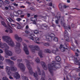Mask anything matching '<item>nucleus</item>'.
Wrapping results in <instances>:
<instances>
[{
	"label": "nucleus",
	"instance_id": "obj_1",
	"mask_svg": "<svg viewBox=\"0 0 80 80\" xmlns=\"http://www.w3.org/2000/svg\"><path fill=\"white\" fill-rule=\"evenodd\" d=\"M48 67L49 71L52 76H53V75L52 68H55L57 69H58V68H60L61 67L60 64L57 63L56 61H53L51 64H49L48 65Z\"/></svg>",
	"mask_w": 80,
	"mask_h": 80
},
{
	"label": "nucleus",
	"instance_id": "obj_2",
	"mask_svg": "<svg viewBox=\"0 0 80 80\" xmlns=\"http://www.w3.org/2000/svg\"><path fill=\"white\" fill-rule=\"evenodd\" d=\"M29 63H31V64H33L32 62H31L28 61H27V67L29 70L30 74V75H32L33 73V75L34 77H35L36 79L37 80H38V74H37V73H33V71H32V67L30 65Z\"/></svg>",
	"mask_w": 80,
	"mask_h": 80
},
{
	"label": "nucleus",
	"instance_id": "obj_3",
	"mask_svg": "<svg viewBox=\"0 0 80 80\" xmlns=\"http://www.w3.org/2000/svg\"><path fill=\"white\" fill-rule=\"evenodd\" d=\"M2 39L4 41L7 42L11 47H13L15 46V43L12 41L10 37L6 36H3L2 37Z\"/></svg>",
	"mask_w": 80,
	"mask_h": 80
},
{
	"label": "nucleus",
	"instance_id": "obj_4",
	"mask_svg": "<svg viewBox=\"0 0 80 80\" xmlns=\"http://www.w3.org/2000/svg\"><path fill=\"white\" fill-rule=\"evenodd\" d=\"M5 69L6 73L9 76H10V75L12 74V72H16L17 71V68L15 66H11V67H6Z\"/></svg>",
	"mask_w": 80,
	"mask_h": 80
},
{
	"label": "nucleus",
	"instance_id": "obj_5",
	"mask_svg": "<svg viewBox=\"0 0 80 80\" xmlns=\"http://www.w3.org/2000/svg\"><path fill=\"white\" fill-rule=\"evenodd\" d=\"M18 67L22 72H24L25 70V67L23 63H20L18 65Z\"/></svg>",
	"mask_w": 80,
	"mask_h": 80
},
{
	"label": "nucleus",
	"instance_id": "obj_6",
	"mask_svg": "<svg viewBox=\"0 0 80 80\" xmlns=\"http://www.w3.org/2000/svg\"><path fill=\"white\" fill-rule=\"evenodd\" d=\"M22 44L24 46L23 50L25 52L26 54L27 55H28L29 54V52L28 50V48H27V46L24 43H22Z\"/></svg>",
	"mask_w": 80,
	"mask_h": 80
},
{
	"label": "nucleus",
	"instance_id": "obj_7",
	"mask_svg": "<svg viewBox=\"0 0 80 80\" xmlns=\"http://www.w3.org/2000/svg\"><path fill=\"white\" fill-rule=\"evenodd\" d=\"M59 48L60 49L61 52H63L65 51V49L67 50H70V49H69L68 48H65V47H63V46L62 44L60 45Z\"/></svg>",
	"mask_w": 80,
	"mask_h": 80
},
{
	"label": "nucleus",
	"instance_id": "obj_8",
	"mask_svg": "<svg viewBox=\"0 0 80 80\" xmlns=\"http://www.w3.org/2000/svg\"><path fill=\"white\" fill-rule=\"evenodd\" d=\"M63 17H61L60 20L61 22V24L62 26L64 27V28L65 29L67 27V26H66V24L63 22H64V18H63Z\"/></svg>",
	"mask_w": 80,
	"mask_h": 80
},
{
	"label": "nucleus",
	"instance_id": "obj_9",
	"mask_svg": "<svg viewBox=\"0 0 80 80\" xmlns=\"http://www.w3.org/2000/svg\"><path fill=\"white\" fill-rule=\"evenodd\" d=\"M53 36H54V34H51L50 36H47L46 39L50 42H52V38H53Z\"/></svg>",
	"mask_w": 80,
	"mask_h": 80
},
{
	"label": "nucleus",
	"instance_id": "obj_10",
	"mask_svg": "<svg viewBox=\"0 0 80 80\" xmlns=\"http://www.w3.org/2000/svg\"><path fill=\"white\" fill-rule=\"evenodd\" d=\"M66 35H68V32L67 30H65L64 31V36H65V39L67 42H69L70 40H69V38L68 36H65Z\"/></svg>",
	"mask_w": 80,
	"mask_h": 80
},
{
	"label": "nucleus",
	"instance_id": "obj_11",
	"mask_svg": "<svg viewBox=\"0 0 80 80\" xmlns=\"http://www.w3.org/2000/svg\"><path fill=\"white\" fill-rule=\"evenodd\" d=\"M15 38L18 42H22V39L21 37H20L17 34L15 35Z\"/></svg>",
	"mask_w": 80,
	"mask_h": 80
},
{
	"label": "nucleus",
	"instance_id": "obj_12",
	"mask_svg": "<svg viewBox=\"0 0 80 80\" xmlns=\"http://www.w3.org/2000/svg\"><path fill=\"white\" fill-rule=\"evenodd\" d=\"M41 63L43 68H44V70H47L48 69L47 66V65H46L45 62H44L43 61H42L41 62Z\"/></svg>",
	"mask_w": 80,
	"mask_h": 80
},
{
	"label": "nucleus",
	"instance_id": "obj_13",
	"mask_svg": "<svg viewBox=\"0 0 80 80\" xmlns=\"http://www.w3.org/2000/svg\"><path fill=\"white\" fill-rule=\"evenodd\" d=\"M28 37L29 40H34V38H35V36L33 34H31V35H28Z\"/></svg>",
	"mask_w": 80,
	"mask_h": 80
},
{
	"label": "nucleus",
	"instance_id": "obj_14",
	"mask_svg": "<svg viewBox=\"0 0 80 80\" xmlns=\"http://www.w3.org/2000/svg\"><path fill=\"white\" fill-rule=\"evenodd\" d=\"M5 52L6 54L8 55H9V56H12V55H13L12 52L9 50H6L5 51Z\"/></svg>",
	"mask_w": 80,
	"mask_h": 80
},
{
	"label": "nucleus",
	"instance_id": "obj_15",
	"mask_svg": "<svg viewBox=\"0 0 80 80\" xmlns=\"http://www.w3.org/2000/svg\"><path fill=\"white\" fill-rule=\"evenodd\" d=\"M35 46L33 45H29L28 46V47L30 48L31 51L32 53H35V50L34 49V47Z\"/></svg>",
	"mask_w": 80,
	"mask_h": 80
},
{
	"label": "nucleus",
	"instance_id": "obj_16",
	"mask_svg": "<svg viewBox=\"0 0 80 80\" xmlns=\"http://www.w3.org/2000/svg\"><path fill=\"white\" fill-rule=\"evenodd\" d=\"M3 46H2V47L3 48H5V50H6L7 49H9V47L8 46V45H7V44L4 43V44H3Z\"/></svg>",
	"mask_w": 80,
	"mask_h": 80
},
{
	"label": "nucleus",
	"instance_id": "obj_17",
	"mask_svg": "<svg viewBox=\"0 0 80 80\" xmlns=\"http://www.w3.org/2000/svg\"><path fill=\"white\" fill-rule=\"evenodd\" d=\"M14 77L16 79H18L20 78V75L18 74V72H16L15 75Z\"/></svg>",
	"mask_w": 80,
	"mask_h": 80
},
{
	"label": "nucleus",
	"instance_id": "obj_18",
	"mask_svg": "<svg viewBox=\"0 0 80 80\" xmlns=\"http://www.w3.org/2000/svg\"><path fill=\"white\" fill-rule=\"evenodd\" d=\"M59 8L60 11L62 12V11L63 10V5L61 4H59Z\"/></svg>",
	"mask_w": 80,
	"mask_h": 80
},
{
	"label": "nucleus",
	"instance_id": "obj_19",
	"mask_svg": "<svg viewBox=\"0 0 80 80\" xmlns=\"http://www.w3.org/2000/svg\"><path fill=\"white\" fill-rule=\"evenodd\" d=\"M7 21L9 23H11L12 22H14L13 20L11 18H9V19H7Z\"/></svg>",
	"mask_w": 80,
	"mask_h": 80
},
{
	"label": "nucleus",
	"instance_id": "obj_20",
	"mask_svg": "<svg viewBox=\"0 0 80 80\" xmlns=\"http://www.w3.org/2000/svg\"><path fill=\"white\" fill-rule=\"evenodd\" d=\"M15 13L17 15H15V17H17L18 15V14H20V15L22 14V12L21 11H18V12H16Z\"/></svg>",
	"mask_w": 80,
	"mask_h": 80
},
{
	"label": "nucleus",
	"instance_id": "obj_21",
	"mask_svg": "<svg viewBox=\"0 0 80 80\" xmlns=\"http://www.w3.org/2000/svg\"><path fill=\"white\" fill-rule=\"evenodd\" d=\"M55 60H56L57 62H60L61 61V58L59 57V56H56L55 58Z\"/></svg>",
	"mask_w": 80,
	"mask_h": 80
},
{
	"label": "nucleus",
	"instance_id": "obj_22",
	"mask_svg": "<svg viewBox=\"0 0 80 80\" xmlns=\"http://www.w3.org/2000/svg\"><path fill=\"white\" fill-rule=\"evenodd\" d=\"M15 52L18 54L20 53L21 52V50L20 48H15Z\"/></svg>",
	"mask_w": 80,
	"mask_h": 80
},
{
	"label": "nucleus",
	"instance_id": "obj_23",
	"mask_svg": "<svg viewBox=\"0 0 80 80\" xmlns=\"http://www.w3.org/2000/svg\"><path fill=\"white\" fill-rule=\"evenodd\" d=\"M11 60H13V61H15L17 59V57L16 56H14L11 57Z\"/></svg>",
	"mask_w": 80,
	"mask_h": 80
},
{
	"label": "nucleus",
	"instance_id": "obj_24",
	"mask_svg": "<svg viewBox=\"0 0 80 80\" xmlns=\"http://www.w3.org/2000/svg\"><path fill=\"white\" fill-rule=\"evenodd\" d=\"M16 48H20L21 47V44L19 42H16Z\"/></svg>",
	"mask_w": 80,
	"mask_h": 80
},
{
	"label": "nucleus",
	"instance_id": "obj_25",
	"mask_svg": "<svg viewBox=\"0 0 80 80\" xmlns=\"http://www.w3.org/2000/svg\"><path fill=\"white\" fill-rule=\"evenodd\" d=\"M42 53L43 52L42 50L38 52V55L40 57V58H42L43 57V56H42Z\"/></svg>",
	"mask_w": 80,
	"mask_h": 80
},
{
	"label": "nucleus",
	"instance_id": "obj_26",
	"mask_svg": "<svg viewBox=\"0 0 80 80\" xmlns=\"http://www.w3.org/2000/svg\"><path fill=\"white\" fill-rule=\"evenodd\" d=\"M42 76L43 77H42L41 79V80H45V72H44V71L42 72Z\"/></svg>",
	"mask_w": 80,
	"mask_h": 80
},
{
	"label": "nucleus",
	"instance_id": "obj_27",
	"mask_svg": "<svg viewBox=\"0 0 80 80\" xmlns=\"http://www.w3.org/2000/svg\"><path fill=\"white\" fill-rule=\"evenodd\" d=\"M34 50L37 51L40 50V48L38 46H34Z\"/></svg>",
	"mask_w": 80,
	"mask_h": 80
},
{
	"label": "nucleus",
	"instance_id": "obj_28",
	"mask_svg": "<svg viewBox=\"0 0 80 80\" xmlns=\"http://www.w3.org/2000/svg\"><path fill=\"white\" fill-rule=\"evenodd\" d=\"M75 61L76 63H78L79 65H80V60H78L77 58H75Z\"/></svg>",
	"mask_w": 80,
	"mask_h": 80
},
{
	"label": "nucleus",
	"instance_id": "obj_29",
	"mask_svg": "<svg viewBox=\"0 0 80 80\" xmlns=\"http://www.w3.org/2000/svg\"><path fill=\"white\" fill-rule=\"evenodd\" d=\"M1 23L2 25L4 26V27H7V24H6V23H5V22L3 21H1Z\"/></svg>",
	"mask_w": 80,
	"mask_h": 80
},
{
	"label": "nucleus",
	"instance_id": "obj_30",
	"mask_svg": "<svg viewBox=\"0 0 80 80\" xmlns=\"http://www.w3.org/2000/svg\"><path fill=\"white\" fill-rule=\"evenodd\" d=\"M37 69L39 75H41V72L40 71V68L39 67H38L37 68Z\"/></svg>",
	"mask_w": 80,
	"mask_h": 80
},
{
	"label": "nucleus",
	"instance_id": "obj_31",
	"mask_svg": "<svg viewBox=\"0 0 80 80\" xmlns=\"http://www.w3.org/2000/svg\"><path fill=\"white\" fill-rule=\"evenodd\" d=\"M17 23L18 24V25H17V26H18L17 27L18 29H21V28H22V26L20 25V24L18 23Z\"/></svg>",
	"mask_w": 80,
	"mask_h": 80
},
{
	"label": "nucleus",
	"instance_id": "obj_32",
	"mask_svg": "<svg viewBox=\"0 0 80 80\" xmlns=\"http://www.w3.org/2000/svg\"><path fill=\"white\" fill-rule=\"evenodd\" d=\"M22 78L23 80H28V78L26 76H23Z\"/></svg>",
	"mask_w": 80,
	"mask_h": 80
},
{
	"label": "nucleus",
	"instance_id": "obj_33",
	"mask_svg": "<svg viewBox=\"0 0 80 80\" xmlns=\"http://www.w3.org/2000/svg\"><path fill=\"white\" fill-rule=\"evenodd\" d=\"M34 33L36 34H38L39 33V31L36 30H35L34 31Z\"/></svg>",
	"mask_w": 80,
	"mask_h": 80
},
{
	"label": "nucleus",
	"instance_id": "obj_34",
	"mask_svg": "<svg viewBox=\"0 0 80 80\" xmlns=\"http://www.w3.org/2000/svg\"><path fill=\"white\" fill-rule=\"evenodd\" d=\"M31 21H37V18H34V17H32L31 18Z\"/></svg>",
	"mask_w": 80,
	"mask_h": 80
},
{
	"label": "nucleus",
	"instance_id": "obj_35",
	"mask_svg": "<svg viewBox=\"0 0 80 80\" xmlns=\"http://www.w3.org/2000/svg\"><path fill=\"white\" fill-rule=\"evenodd\" d=\"M37 63H40V59L38 58H37L35 60Z\"/></svg>",
	"mask_w": 80,
	"mask_h": 80
},
{
	"label": "nucleus",
	"instance_id": "obj_36",
	"mask_svg": "<svg viewBox=\"0 0 80 80\" xmlns=\"http://www.w3.org/2000/svg\"><path fill=\"white\" fill-rule=\"evenodd\" d=\"M45 51L47 53H51V51L49 49H46Z\"/></svg>",
	"mask_w": 80,
	"mask_h": 80
},
{
	"label": "nucleus",
	"instance_id": "obj_37",
	"mask_svg": "<svg viewBox=\"0 0 80 80\" xmlns=\"http://www.w3.org/2000/svg\"><path fill=\"white\" fill-rule=\"evenodd\" d=\"M53 40L55 42H58V38L55 37L53 38Z\"/></svg>",
	"mask_w": 80,
	"mask_h": 80
},
{
	"label": "nucleus",
	"instance_id": "obj_38",
	"mask_svg": "<svg viewBox=\"0 0 80 80\" xmlns=\"http://www.w3.org/2000/svg\"><path fill=\"white\" fill-rule=\"evenodd\" d=\"M5 61L7 63H10L11 60L10 59H6Z\"/></svg>",
	"mask_w": 80,
	"mask_h": 80
},
{
	"label": "nucleus",
	"instance_id": "obj_39",
	"mask_svg": "<svg viewBox=\"0 0 80 80\" xmlns=\"http://www.w3.org/2000/svg\"><path fill=\"white\" fill-rule=\"evenodd\" d=\"M2 3H3V1L2 0H0V7H2Z\"/></svg>",
	"mask_w": 80,
	"mask_h": 80
},
{
	"label": "nucleus",
	"instance_id": "obj_40",
	"mask_svg": "<svg viewBox=\"0 0 80 80\" xmlns=\"http://www.w3.org/2000/svg\"><path fill=\"white\" fill-rule=\"evenodd\" d=\"M65 29H71V27L69 25H68V26H66V28H65Z\"/></svg>",
	"mask_w": 80,
	"mask_h": 80
},
{
	"label": "nucleus",
	"instance_id": "obj_41",
	"mask_svg": "<svg viewBox=\"0 0 80 80\" xmlns=\"http://www.w3.org/2000/svg\"><path fill=\"white\" fill-rule=\"evenodd\" d=\"M1 40V39H0V41ZM3 43L1 42V41H0V47L1 48H3V47H2V46H3Z\"/></svg>",
	"mask_w": 80,
	"mask_h": 80
},
{
	"label": "nucleus",
	"instance_id": "obj_42",
	"mask_svg": "<svg viewBox=\"0 0 80 80\" xmlns=\"http://www.w3.org/2000/svg\"><path fill=\"white\" fill-rule=\"evenodd\" d=\"M8 7H9L10 8V9H11V10H13V9H14V7H13L12 6H11L10 5H9V6H8Z\"/></svg>",
	"mask_w": 80,
	"mask_h": 80
},
{
	"label": "nucleus",
	"instance_id": "obj_43",
	"mask_svg": "<svg viewBox=\"0 0 80 80\" xmlns=\"http://www.w3.org/2000/svg\"><path fill=\"white\" fill-rule=\"evenodd\" d=\"M44 45L46 47H48L50 45V44L48 43H46L44 44Z\"/></svg>",
	"mask_w": 80,
	"mask_h": 80
},
{
	"label": "nucleus",
	"instance_id": "obj_44",
	"mask_svg": "<svg viewBox=\"0 0 80 80\" xmlns=\"http://www.w3.org/2000/svg\"><path fill=\"white\" fill-rule=\"evenodd\" d=\"M8 32L10 33H13V31L11 29H9Z\"/></svg>",
	"mask_w": 80,
	"mask_h": 80
},
{
	"label": "nucleus",
	"instance_id": "obj_45",
	"mask_svg": "<svg viewBox=\"0 0 80 80\" xmlns=\"http://www.w3.org/2000/svg\"><path fill=\"white\" fill-rule=\"evenodd\" d=\"M22 61V59H18L17 60V62L18 63H20Z\"/></svg>",
	"mask_w": 80,
	"mask_h": 80
},
{
	"label": "nucleus",
	"instance_id": "obj_46",
	"mask_svg": "<svg viewBox=\"0 0 80 80\" xmlns=\"http://www.w3.org/2000/svg\"><path fill=\"white\" fill-rule=\"evenodd\" d=\"M30 10H32V11H35V8L32 7L30 8Z\"/></svg>",
	"mask_w": 80,
	"mask_h": 80
},
{
	"label": "nucleus",
	"instance_id": "obj_47",
	"mask_svg": "<svg viewBox=\"0 0 80 80\" xmlns=\"http://www.w3.org/2000/svg\"><path fill=\"white\" fill-rule=\"evenodd\" d=\"M0 60H4V58L1 56L0 57Z\"/></svg>",
	"mask_w": 80,
	"mask_h": 80
},
{
	"label": "nucleus",
	"instance_id": "obj_48",
	"mask_svg": "<svg viewBox=\"0 0 80 80\" xmlns=\"http://www.w3.org/2000/svg\"><path fill=\"white\" fill-rule=\"evenodd\" d=\"M5 3H7V4H9V3H10V2L7 0L5 1Z\"/></svg>",
	"mask_w": 80,
	"mask_h": 80
},
{
	"label": "nucleus",
	"instance_id": "obj_49",
	"mask_svg": "<svg viewBox=\"0 0 80 80\" xmlns=\"http://www.w3.org/2000/svg\"><path fill=\"white\" fill-rule=\"evenodd\" d=\"M59 14L60 15V12H58L57 13V18H58V16H59V18H60V15L59 16L58 15Z\"/></svg>",
	"mask_w": 80,
	"mask_h": 80
},
{
	"label": "nucleus",
	"instance_id": "obj_50",
	"mask_svg": "<svg viewBox=\"0 0 80 80\" xmlns=\"http://www.w3.org/2000/svg\"><path fill=\"white\" fill-rule=\"evenodd\" d=\"M55 23L56 24H58V19L55 20Z\"/></svg>",
	"mask_w": 80,
	"mask_h": 80
},
{
	"label": "nucleus",
	"instance_id": "obj_51",
	"mask_svg": "<svg viewBox=\"0 0 80 80\" xmlns=\"http://www.w3.org/2000/svg\"><path fill=\"white\" fill-rule=\"evenodd\" d=\"M68 6H66V5H63V8H68Z\"/></svg>",
	"mask_w": 80,
	"mask_h": 80
},
{
	"label": "nucleus",
	"instance_id": "obj_52",
	"mask_svg": "<svg viewBox=\"0 0 80 80\" xmlns=\"http://www.w3.org/2000/svg\"><path fill=\"white\" fill-rule=\"evenodd\" d=\"M13 5L14 6H15V7H18V4H17L16 3H14Z\"/></svg>",
	"mask_w": 80,
	"mask_h": 80
},
{
	"label": "nucleus",
	"instance_id": "obj_53",
	"mask_svg": "<svg viewBox=\"0 0 80 80\" xmlns=\"http://www.w3.org/2000/svg\"><path fill=\"white\" fill-rule=\"evenodd\" d=\"M11 25L13 27H16L17 26V25L13 24H12Z\"/></svg>",
	"mask_w": 80,
	"mask_h": 80
},
{
	"label": "nucleus",
	"instance_id": "obj_54",
	"mask_svg": "<svg viewBox=\"0 0 80 80\" xmlns=\"http://www.w3.org/2000/svg\"><path fill=\"white\" fill-rule=\"evenodd\" d=\"M10 15L12 18H14V17H13V14H12V13H11L10 14Z\"/></svg>",
	"mask_w": 80,
	"mask_h": 80
},
{
	"label": "nucleus",
	"instance_id": "obj_55",
	"mask_svg": "<svg viewBox=\"0 0 80 80\" xmlns=\"http://www.w3.org/2000/svg\"><path fill=\"white\" fill-rule=\"evenodd\" d=\"M52 6H53V5L52 4V3L50 2L49 3V7H52Z\"/></svg>",
	"mask_w": 80,
	"mask_h": 80
},
{
	"label": "nucleus",
	"instance_id": "obj_56",
	"mask_svg": "<svg viewBox=\"0 0 80 80\" xmlns=\"http://www.w3.org/2000/svg\"><path fill=\"white\" fill-rule=\"evenodd\" d=\"M9 63H10L11 64H14V62H13V61H12L11 60V61H10V62Z\"/></svg>",
	"mask_w": 80,
	"mask_h": 80
},
{
	"label": "nucleus",
	"instance_id": "obj_57",
	"mask_svg": "<svg viewBox=\"0 0 80 80\" xmlns=\"http://www.w3.org/2000/svg\"><path fill=\"white\" fill-rule=\"evenodd\" d=\"M0 53H3V51L2 49H0Z\"/></svg>",
	"mask_w": 80,
	"mask_h": 80
},
{
	"label": "nucleus",
	"instance_id": "obj_58",
	"mask_svg": "<svg viewBox=\"0 0 80 80\" xmlns=\"http://www.w3.org/2000/svg\"><path fill=\"white\" fill-rule=\"evenodd\" d=\"M35 43H38V44H40V43L39 42H37V41H35Z\"/></svg>",
	"mask_w": 80,
	"mask_h": 80
},
{
	"label": "nucleus",
	"instance_id": "obj_59",
	"mask_svg": "<svg viewBox=\"0 0 80 80\" xmlns=\"http://www.w3.org/2000/svg\"><path fill=\"white\" fill-rule=\"evenodd\" d=\"M17 20L18 22H20V20H21V18H17Z\"/></svg>",
	"mask_w": 80,
	"mask_h": 80
},
{
	"label": "nucleus",
	"instance_id": "obj_60",
	"mask_svg": "<svg viewBox=\"0 0 80 80\" xmlns=\"http://www.w3.org/2000/svg\"><path fill=\"white\" fill-rule=\"evenodd\" d=\"M39 38H35V40L36 41H38L39 40Z\"/></svg>",
	"mask_w": 80,
	"mask_h": 80
},
{
	"label": "nucleus",
	"instance_id": "obj_61",
	"mask_svg": "<svg viewBox=\"0 0 80 80\" xmlns=\"http://www.w3.org/2000/svg\"><path fill=\"white\" fill-rule=\"evenodd\" d=\"M36 21H33V24H34L35 25H36V24H37V22H36Z\"/></svg>",
	"mask_w": 80,
	"mask_h": 80
},
{
	"label": "nucleus",
	"instance_id": "obj_62",
	"mask_svg": "<svg viewBox=\"0 0 80 80\" xmlns=\"http://www.w3.org/2000/svg\"><path fill=\"white\" fill-rule=\"evenodd\" d=\"M76 72H80V69L77 68L76 70Z\"/></svg>",
	"mask_w": 80,
	"mask_h": 80
},
{
	"label": "nucleus",
	"instance_id": "obj_63",
	"mask_svg": "<svg viewBox=\"0 0 80 80\" xmlns=\"http://www.w3.org/2000/svg\"><path fill=\"white\" fill-rule=\"evenodd\" d=\"M0 68L1 69H3V66H0Z\"/></svg>",
	"mask_w": 80,
	"mask_h": 80
},
{
	"label": "nucleus",
	"instance_id": "obj_64",
	"mask_svg": "<svg viewBox=\"0 0 80 80\" xmlns=\"http://www.w3.org/2000/svg\"><path fill=\"white\" fill-rule=\"evenodd\" d=\"M74 9H76V10H80V9H78L77 8H72V10H74Z\"/></svg>",
	"mask_w": 80,
	"mask_h": 80
}]
</instances>
